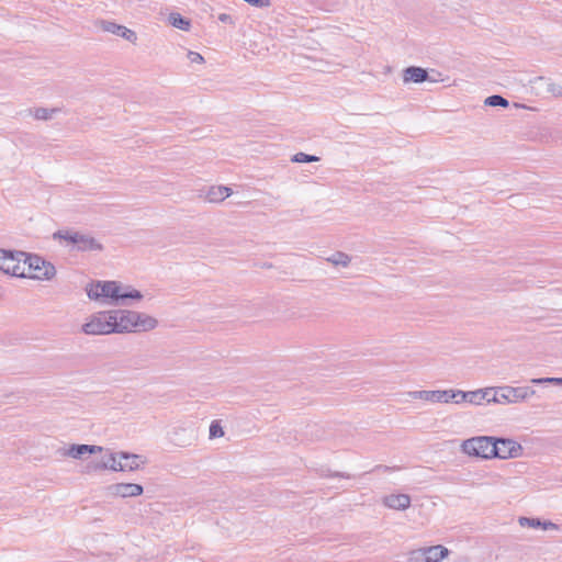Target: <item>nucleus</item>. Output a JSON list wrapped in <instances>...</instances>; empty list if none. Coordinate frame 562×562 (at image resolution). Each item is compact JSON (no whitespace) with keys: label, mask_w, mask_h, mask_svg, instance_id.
I'll list each match as a JSON object with an SVG mask.
<instances>
[{"label":"nucleus","mask_w":562,"mask_h":562,"mask_svg":"<svg viewBox=\"0 0 562 562\" xmlns=\"http://www.w3.org/2000/svg\"><path fill=\"white\" fill-rule=\"evenodd\" d=\"M218 19H220L222 22H227L228 20H231V16H229L228 14L223 13V14H221V15L218 16Z\"/></svg>","instance_id":"f704fd0d"},{"label":"nucleus","mask_w":562,"mask_h":562,"mask_svg":"<svg viewBox=\"0 0 562 562\" xmlns=\"http://www.w3.org/2000/svg\"><path fill=\"white\" fill-rule=\"evenodd\" d=\"M328 261L334 263L335 266L347 267L350 263V257L345 252H335Z\"/></svg>","instance_id":"393cba45"},{"label":"nucleus","mask_w":562,"mask_h":562,"mask_svg":"<svg viewBox=\"0 0 562 562\" xmlns=\"http://www.w3.org/2000/svg\"><path fill=\"white\" fill-rule=\"evenodd\" d=\"M102 450H103V448L100 447V446L85 445V443H82V445L74 443V445H70L67 448L58 449V453L60 456H63V457H69V458H72V459L81 460L87 454H94V453L101 452Z\"/></svg>","instance_id":"9b49d317"},{"label":"nucleus","mask_w":562,"mask_h":562,"mask_svg":"<svg viewBox=\"0 0 562 562\" xmlns=\"http://www.w3.org/2000/svg\"><path fill=\"white\" fill-rule=\"evenodd\" d=\"M58 108L47 109V108H36L32 111L33 116L36 120L48 121L53 117L55 113H58Z\"/></svg>","instance_id":"b1692460"},{"label":"nucleus","mask_w":562,"mask_h":562,"mask_svg":"<svg viewBox=\"0 0 562 562\" xmlns=\"http://www.w3.org/2000/svg\"><path fill=\"white\" fill-rule=\"evenodd\" d=\"M536 394V391L529 386H501L494 389V395L492 400H487V403H520L532 395Z\"/></svg>","instance_id":"39448f33"},{"label":"nucleus","mask_w":562,"mask_h":562,"mask_svg":"<svg viewBox=\"0 0 562 562\" xmlns=\"http://www.w3.org/2000/svg\"><path fill=\"white\" fill-rule=\"evenodd\" d=\"M547 90L557 97H562V86L559 83L551 82L548 85Z\"/></svg>","instance_id":"2f4dec72"},{"label":"nucleus","mask_w":562,"mask_h":562,"mask_svg":"<svg viewBox=\"0 0 562 562\" xmlns=\"http://www.w3.org/2000/svg\"><path fill=\"white\" fill-rule=\"evenodd\" d=\"M426 562H441L450 554V550L441 544L423 547Z\"/></svg>","instance_id":"dca6fc26"},{"label":"nucleus","mask_w":562,"mask_h":562,"mask_svg":"<svg viewBox=\"0 0 562 562\" xmlns=\"http://www.w3.org/2000/svg\"><path fill=\"white\" fill-rule=\"evenodd\" d=\"M319 157L314 155H308L305 153H297L293 156L292 161L294 162H315L318 161Z\"/></svg>","instance_id":"c85d7f7f"},{"label":"nucleus","mask_w":562,"mask_h":562,"mask_svg":"<svg viewBox=\"0 0 562 562\" xmlns=\"http://www.w3.org/2000/svg\"><path fill=\"white\" fill-rule=\"evenodd\" d=\"M557 385H562V378H557Z\"/></svg>","instance_id":"e433bc0d"},{"label":"nucleus","mask_w":562,"mask_h":562,"mask_svg":"<svg viewBox=\"0 0 562 562\" xmlns=\"http://www.w3.org/2000/svg\"><path fill=\"white\" fill-rule=\"evenodd\" d=\"M99 25L102 31L123 37L131 43H135L137 40L136 33L124 25H120L106 20H101Z\"/></svg>","instance_id":"f8f14e48"},{"label":"nucleus","mask_w":562,"mask_h":562,"mask_svg":"<svg viewBox=\"0 0 562 562\" xmlns=\"http://www.w3.org/2000/svg\"><path fill=\"white\" fill-rule=\"evenodd\" d=\"M114 333H137L154 329L158 322L153 316L128 310H111Z\"/></svg>","instance_id":"f03ea898"},{"label":"nucleus","mask_w":562,"mask_h":562,"mask_svg":"<svg viewBox=\"0 0 562 562\" xmlns=\"http://www.w3.org/2000/svg\"><path fill=\"white\" fill-rule=\"evenodd\" d=\"M110 494L120 497H136L143 494L144 488L136 483H116L109 486Z\"/></svg>","instance_id":"ddd939ff"},{"label":"nucleus","mask_w":562,"mask_h":562,"mask_svg":"<svg viewBox=\"0 0 562 562\" xmlns=\"http://www.w3.org/2000/svg\"><path fill=\"white\" fill-rule=\"evenodd\" d=\"M447 393H448L447 403L454 402L456 404H460V403L465 402V397L462 396V395H467V392H464V391L447 390Z\"/></svg>","instance_id":"bb28decb"},{"label":"nucleus","mask_w":562,"mask_h":562,"mask_svg":"<svg viewBox=\"0 0 562 562\" xmlns=\"http://www.w3.org/2000/svg\"><path fill=\"white\" fill-rule=\"evenodd\" d=\"M232 194V189L225 186H213L209 189L206 193V199L209 202L218 203L224 201Z\"/></svg>","instance_id":"6ab92c4d"},{"label":"nucleus","mask_w":562,"mask_h":562,"mask_svg":"<svg viewBox=\"0 0 562 562\" xmlns=\"http://www.w3.org/2000/svg\"><path fill=\"white\" fill-rule=\"evenodd\" d=\"M522 447L520 443L508 438H495L493 446V458L509 459L517 458L521 454Z\"/></svg>","instance_id":"1a4fd4ad"},{"label":"nucleus","mask_w":562,"mask_h":562,"mask_svg":"<svg viewBox=\"0 0 562 562\" xmlns=\"http://www.w3.org/2000/svg\"><path fill=\"white\" fill-rule=\"evenodd\" d=\"M54 239L65 240L79 251L101 250L102 245L89 234H82L70 229H60L53 234Z\"/></svg>","instance_id":"20e7f679"},{"label":"nucleus","mask_w":562,"mask_h":562,"mask_svg":"<svg viewBox=\"0 0 562 562\" xmlns=\"http://www.w3.org/2000/svg\"><path fill=\"white\" fill-rule=\"evenodd\" d=\"M336 476H340V477H349L348 475H344V474H340V473H337Z\"/></svg>","instance_id":"4c0bfd02"},{"label":"nucleus","mask_w":562,"mask_h":562,"mask_svg":"<svg viewBox=\"0 0 562 562\" xmlns=\"http://www.w3.org/2000/svg\"><path fill=\"white\" fill-rule=\"evenodd\" d=\"M403 79L405 82L420 83L428 79V72L422 67L411 66L404 70Z\"/></svg>","instance_id":"a211bd4d"},{"label":"nucleus","mask_w":562,"mask_h":562,"mask_svg":"<svg viewBox=\"0 0 562 562\" xmlns=\"http://www.w3.org/2000/svg\"><path fill=\"white\" fill-rule=\"evenodd\" d=\"M23 262H25L26 269L21 278L50 280L56 274L54 265L37 255H27L25 252Z\"/></svg>","instance_id":"7ed1b4c3"},{"label":"nucleus","mask_w":562,"mask_h":562,"mask_svg":"<svg viewBox=\"0 0 562 562\" xmlns=\"http://www.w3.org/2000/svg\"><path fill=\"white\" fill-rule=\"evenodd\" d=\"M408 395L413 398L429 401V402H438V403H447L448 393L447 390H436V391H412Z\"/></svg>","instance_id":"2eb2a0df"},{"label":"nucleus","mask_w":562,"mask_h":562,"mask_svg":"<svg viewBox=\"0 0 562 562\" xmlns=\"http://www.w3.org/2000/svg\"><path fill=\"white\" fill-rule=\"evenodd\" d=\"M494 437L479 436L465 439L461 443V451L470 457L493 459Z\"/></svg>","instance_id":"423d86ee"},{"label":"nucleus","mask_w":562,"mask_h":562,"mask_svg":"<svg viewBox=\"0 0 562 562\" xmlns=\"http://www.w3.org/2000/svg\"><path fill=\"white\" fill-rule=\"evenodd\" d=\"M168 20L169 23L176 29L188 31L190 27V21L179 13H170Z\"/></svg>","instance_id":"5701e85b"},{"label":"nucleus","mask_w":562,"mask_h":562,"mask_svg":"<svg viewBox=\"0 0 562 562\" xmlns=\"http://www.w3.org/2000/svg\"><path fill=\"white\" fill-rule=\"evenodd\" d=\"M530 382L536 385H547V384L557 385V378H535V379H531Z\"/></svg>","instance_id":"7c9ffc66"},{"label":"nucleus","mask_w":562,"mask_h":562,"mask_svg":"<svg viewBox=\"0 0 562 562\" xmlns=\"http://www.w3.org/2000/svg\"><path fill=\"white\" fill-rule=\"evenodd\" d=\"M187 57L188 59L191 61V63H198V64H201L204 61V58L201 54L196 53V52H192V50H189L188 54H187Z\"/></svg>","instance_id":"473e14b6"},{"label":"nucleus","mask_w":562,"mask_h":562,"mask_svg":"<svg viewBox=\"0 0 562 562\" xmlns=\"http://www.w3.org/2000/svg\"><path fill=\"white\" fill-rule=\"evenodd\" d=\"M518 522L521 527L541 528L543 530H559L560 526L550 520H540L539 518L520 517Z\"/></svg>","instance_id":"f3484780"},{"label":"nucleus","mask_w":562,"mask_h":562,"mask_svg":"<svg viewBox=\"0 0 562 562\" xmlns=\"http://www.w3.org/2000/svg\"><path fill=\"white\" fill-rule=\"evenodd\" d=\"M406 562H426L423 548H418L408 552Z\"/></svg>","instance_id":"cd10ccee"},{"label":"nucleus","mask_w":562,"mask_h":562,"mask_svg":"<svg viewBox=\"0 0 562 562\" xmlns=\"http://www.w3.org/2000/svg\"><path fill=\"white\" fill-rule=\"evenodd\" d=\"M492 391H494L493 387H486L484 390L469 391L467 392V395L462 396L465 397V402L470 404L480 405L484 401L487 402V395H490Z\"/></svg>","instance_id":"412c9836"},{"label":"nucleus","mask_w":562,"mask_h":562,"mask_svg":"<svg viewBox=\"0 0 562 562\" xmlns=\"http://www.w3.org/2000/svg\"><path fill=\"white\" fill-rule=\"evenodd\" d=\"M224 436V430L217 420H214L210 425V438H220Z\"/></svg>","instance_id":"c756f323"},{"label":"nucleus","mask_w":562,"mask_h":562,"mask_svg":"<svg viewBox=\"0 0 562 562\" xmlns=\"http://www.w3.org/2000/svg\"><path fill=\"white\" fill-rule=\"evenodd\" d=\"M91 468L93 470L110 469L112 471H123L122 460L120 459V452L119 453H110V456H109L106 461L101 462V463H95Z\"/></svg>","instance_id":"aec40b11"},{"label":"nucleus","mask_w":562,"mask_h":562,"mask_svg":"<svg viewBox=\"0 0 562 562\" xmlns=\"http://www.w3.org/2000/svg\"><path fill=\"white\" fill-rule=\"evenodd\" d=\"M196 439V431L193 426H177L170 431V440L178 447H189Z\"/></svg>","instance_id":"9d476101"},{"label":"nucleus","mask_w":562,"mask_h":562,"mask_svg":"<svg viewBox=\"0 0 562 562\" xmlns=\"http://www.w3.org/2000/svg\"><path fill=\"white\" fill-rule=\"evenodd\" d=\"M120 459L122 460L123 471H134L140 467V456L130 454L127 452H120Z\"/></svg>","instance_id":"4be33fe9"},{"label":"nucleus","mask_w":562,"mask_h":562,"mask_svg":"<svg viewBox=\"0 0 562 562\" xmlns=\"http://www.w3.org/2000/svg\"><path fill=\"white\" fill-rule=\"evenodd\" d=\"M411 496L407 494H390L382 501L384 506L395 510L407 509L411 506Z\"/></svg>","instance_id":"4468645a"},{"label":"nucleus","mask_w":562,"mask_h":562,"mask_svg":"<svg viewBox=\"0 0 562 562\" xmlns=\"http://www.w3.org/2000/svg\"><path fill=\"white\" fill-rule=\"evenodd\" d=\"M485 105H488V106H508V101L503 98L502 95L499 94H493V95H490L485 99L484 101Z\"/></svg>","instance_id":"a878e982"},{"label":"nucleus","mask_w":562,"mask_h":562,"mask_svg":"<svg viewBox=\"0 0 562 562\" xmlns=\"http://www.w3.org/2000/svg\"><path fill=\"white\" fill-rule=\"evenodd\" d=\"M375 470L389 471V470H390V468H389V467H385V465H376V467H375Z\"/></svg>","instance_id":"c9c22d12"},{"label":"nucleus","mask_w":562,"mask_h":562,"mask_svg":"<svg viewBox=\"0 0 562 562\" xmlns=\"http://www.w3.org/2000/svg\"><path fill=\"white\" fill-rule=\"evenodd\" d=\"M86 335H109L114 333L111 311L98 312L91 315L81 327Z\"/></svg>","instance_id":"0eeeda50"},{"label":"nucleus","mask_w":562,"mask_h":562,"mask_svg":"<svg viewBox=\"0 0 562 562\" xmlns=\"http://www.w3.org/2000/svg\"><path fill=\"white\" fill-rule=\"evenodd\" d=\"M245 2L256 7V8H268L270 7V0H244Z\"/></svg>","instance_id":"72a5a7b5"},{"label":"nucleus","mask_w":562,"mask_h":562,"mask_svg":"<svg viewBox=\"0 0 562 562\" xmlns=\"http://www.w3.org/2000/svg\"><path fill=\"white\" fill-rule=\"evenodd\" d=\"M25 252L0 249V270L13 277L21 278L24 274Z\"/></svg>","instance_id":"6e6552de"},{"label":"nucleus","mask_w":562,"mask_h":562,"mask_svg":"<svg viewBox=\"0 0 562 562\" xmlns=\"http://www.w3.org/2000/svg\"><path fill=\"white\" fill-rule=\"evenodd\" d=\"M87 295L92 301L105 302L111 304H125L126 300H142L140 291L128 285H123L117 281H95L86 286Z\"/></svg>","instance_id":"f257e3e1"}]
</instances>
